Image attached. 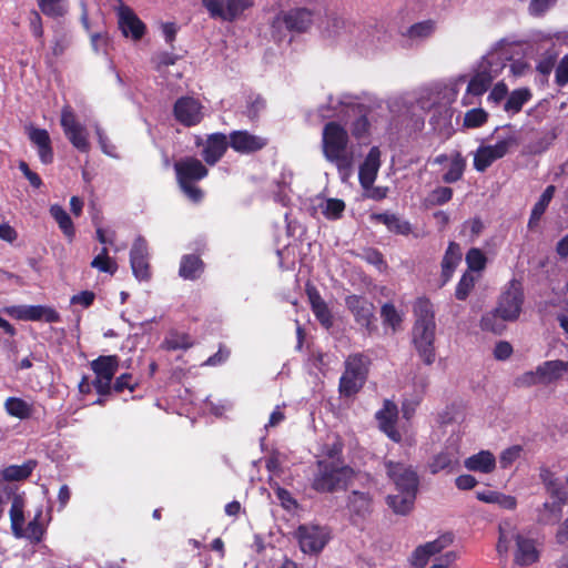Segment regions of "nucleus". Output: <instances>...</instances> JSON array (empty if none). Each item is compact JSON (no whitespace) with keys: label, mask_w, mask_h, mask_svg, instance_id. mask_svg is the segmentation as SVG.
Here are the masks:
<instances>
[{"label":"nucleus","mask_w":568,"mask_h":568,"mask_svg":"<svg viewBox=\"0 0 568 568\" xmlns=\"http://www.w3.org/2000/svg\"><path fill=\"white\" fill-rule=\"evenodd\" d=\"M348 133L337 122L331 121L324 125L322 150L325 159L335 164L343 180H346L354 165V153L348 148Z\"/></svg>","instance_id":"obj_1"},{"label":"nucleus","mask_w":568,"mask_h":568,"mask_svg":"<svg viewBox=\"0 0 568 568\" xmlns=\"http://www.w3.org/2000/svg\"><path fill=\"white\" fill-rule=\"evenodd\" d=\"M354 475V470L348 466L336 467L333 464L318 462V471L314 476L312 487L320 493L345 489Z\"/></svg>","instance_id":"obj_2"},{"label":"nucleus","mask_w":568,"mask_h":568,"mask_svg":"<svg viewBox=\"0 0 568 568\" xmlns=\"http://www.w3.org/2000/svg\"><path fill=\"white\" fill-rule=\"evenodd\" d=\"M2 490L8 494L9 498H12V504L10 508V520H11V529L16 537L18 538H28L34 541H39L42 535L41 525L38 523L37 518L31 520L26 528H23L24 524V500L22 496L12 494V491L8 490V488H3Z\"/></svg>","instance_id":"obj_3"},{"label":"nucleus","mask_w":568,"mask_h":568,"mask_svg":"<svg viewBox=\"0 0 568 568\" xmlns=\"http://www.w3.org/2000/svg\"><path fill=\"white\" fill-rule=\"evenodd\" d=\"M295 538L304 554L318 555L326 546L329 535L324 527L301 525L295 531Z\"/></svg>","instance_id":"obj_4"},{"label":"nucleus","mask_w":568,"mask_h":568,"mask_svg":"<svg viewBox=\"0 0 568 568\" xmlns=\"http://www.w3.org/2000/svg\"><path fill=\"white\" fill-rule=\"evenodd\" d=\"M523 302L524 295L520 284L517 281H511L499 297L496 306L497 312L503 318L514 322L519 317Z\"/></svg>","instance_id":"obj_5"},{"label":"nucleus","mask_w":568,"mask_h":568,"mask_svg":"<svg viewBox=\"0 0 568 568\" xmlns=\"http://www.w3.org/2000/svg\"><path fill=\"white\" fill-rule=\"evenodd\" d=\"M516 143V139L510 136L495 145L478 148L474 155V168L478 172H485L496 160L504 158L508 153L509 148Z\"/></svg>","instance_id":"obj_6"},{"label":"nucleus","mask_w":568,"mask_h":568,"mask_svg":"<svg viewBox=\"0 0 568 568\" xmlns=\"http://www.w3.org/2000/svg\"><path fill=\"white\" fill-rule=\"evenodd\" d=\"M312 23V11L306 8H296L287 12L278 13L274 18L272 27L275 29H281L284 26L288 31L304 32L311 27Z\"/></svg>","instance_id":"obj_7"},{"label":"nucleus","mask_w":568,"mask_h":568,"mask_svg":"<svg viewBox=\"0 0 568 568\" xmlns=\"http://www.w3.org/2000/svg\"><path fill=\"white\" fill-rule=\"evenodd\" d=\"M202 3L211 17L232 21L251 7L253 0H202Z\"/></svg>","instance_id":"obj_8"},{"label":"nucleus","mask_w":568,"mask_h":568,"mask_svg":"<svg viewBox=\"0 0 568 568\" xmlns=\"http://www.w3.org/2000/svg\"><path fill=\"white\" fill-rule=\"evenodd\" d=\"M435 328L436 324H415L413 328V343L423 361L430 365L435 361Z\"/></svg>","instance_id":"obj_9"},{"label":"nucleus","mask_w":568,"mask_h":568,"mask_svg":"<svg viewBox=\"0 0 568 568\" xmlns=\"http://www.w3.org/2000/svg\"><path fill=\"white\" fill-rule=\"evenodd\" d=\"M387 475L394 481L398 491H415L418 489V476L416 471L402 463H386Z\"/></svg>","instance_id":"obj_10"},{"label":"nucleus","mask_w":568,"mask_h":568,"mask_svg":"<svg viewBox=\"0 0 568 568\" xmlns=\"http://www.w3.org/2000/svg\"><path fill=\"white\" fill-rule=\"evenodd\" d=\"M175 119L185 126L199 124L203 119L202 105L191 97H182L176 100L173 108Z\"/></svg>","instance_id":"obj_11"},{"label":"nucleus","mask_w":568,"mask_h":568,"mask_svg":"<svg viewBox=\"0 0 568 568\" xmlns=\"http://www.w3.org/2000/svg\"><path fill=\"white\" fill-rule=\"evenodd\" d=\"M345 304L354 315L355 321L371 333L373 329L374 305L365 297L358 295L347 296Z\"/></svg>","instance_id":"obj_12"},{"label":"nucleus","mask_w":568,"mask_h":568,"mask_svg":"<svg viewBox=\"0 0 568 568\" xmlns=\"http://www.w3.org/2000/svg\"><path fill=\"white\" fill-rule=\"evenodd\" d=\"M453 542L450 535H443L436 540L418 546L413 552L412 565L414 568H425L429 558L447 548Z\"/></svg>","instance_id":"obj_13"},{"label":"nucleus","mask_w":568,"mask_h":568,"mask_svg":"<svg viewBox=\"0 0 568 568\" xmlns=\"http://www.w3.org/2000/svg\"><path fill=\"white\" fill-rule=\"evenodd\" d=\"M353 524L364 520L372 513V497L368 493L353 490L346 505Z\"/></svg>","instance_id":"obj_14"},{"label":"nucleus","mask_w":568,"mask_h":568,"mask_svg":"<svg viewBox=\"0 0 568 568\" xmlns=\"http://www.w3.org/2000/svg\"><path fill=\"white\" fill-rule=\"evenodd\" d=\"M119 27L124 37H131L133 40H140L145 32V24L139 19L134 11L122 6L119 9Z\"/></svg>","instance_id":"obj_15"},{"label":"nucleus","mask_w":568,"mask_h":568,"mask_svg":"<svg viewBox=\"0 0 568 568\" xmlns=\"http://www.w3.org/2000/svg\"><path fill=\"white\" fill-rule=\"evenodd\" d=\"M179 183L199 181L207 175V169L195 158H185L174 164Z\"/></svg>","instance_id":"obj_16"},{"label":"nucleus","mask_w":568,"mask_h":568,"mask_svg":"<svg viewBox=\"0 0 568 568\" xmlns=\"http://www.w3.org/2000/svg\"><path fill=\"white\" fill-rule=\"evenodd\" d=\"M398 418V409L396 404L389 399L384 400L383 409L376 413V419L381 430H383L394 442H399L402 436L395 425Z\"/></svg>","instance_id":"obj_17"},{"label":"nucleus","mask_w":568,"mask_h":568,"mask_svg":"<svg viewBox=\"0 0 568 568\" xmlns=\"http://www.w3.org/2000/svg\"><path fill=\"white\" fill-rule=\"evenodd\" d=\"M267 144V139L254 135L247 131H234L230 134V145L236 152L252 153L262 150Z\"/></svg>","instance_id":"obj_18"},{"label":"nucleus","mask_w":568,"mask_h":568,"mask_svg":"<svg viewBox=\"0 0 568 568\" xmlns=\"http://www.w3.org/2000/svg\"><path fill=\"white\" fill-rule=\"evenodd\" d=\"M131 267L133 274L139 280H148L150 277L148 263V244L143 237H138L130 252Z\"/></svg>","instance_id":"obj_19"},{"label":"nucleus","mask_w":568,"mask_h":568,"mask_svg":"<svg viewBox=\"0 0 568 568\" xmlns=\"http://www.w3.org/2000/svg\"><path fill=\"white\" fill-rule=\"evenodd\" d=\"M381 166V151L377 146H373L359 166V182L364 189H369L377 176Z\"/></svg>","instance_id":"obj_20"},{"label":"nucleus","mask_w":568,"mask_h":568,"mask_svg":"<svg viewBox=\"0 0 568 568\" xmlns=\"http://www.w3.org/2000/svg\"><path fill=\"white\" fill-rule=\"evenodd\" d=\"M230 142L223 133H214L207 136L202 156L209 165H214L227 150Z\"/></svg>","instance_id":"obj_21"},{"label":"nucleus","mask_w":568,"mask_h":568,"mask_svg":"<svg viewBox=\"0 0 568 568\" xmlns=\"http://www.w3.org/2000/svg\"><path fill=\"white\" fill-rule=\"evenodd\" d=\"M305 291L316 318L325 328H329L333 325V317L327 304L314 285L307 283Z\"/></svg>","instance_id":"obj_22"},{"label":"nucleus","mask_w":568,"mask_h":568,"mask_svg":"<svg viewBox=\"0 0 568 568\" xmlns=\"http://www.w3.org/2000/svg\"><path fill=\"white\" fill-rule=\"evenodd\" d=\"M30 141L38 148L39 158L42 163L49 164L53 161L51 139L47 130L30 126L28 129Z\"/></svg>","instance_id":"obj_23"},{"label":"nucleus","mask_w":568,"mask_h":568,"mask_svg":"<svg viewBox=\"0 0 568 568\" xmlns=\"http://www.w3.org/2000/svg\"><path fill=\"white\" fill-rule=\"evenodd\" d=\"M538 377L542 385H549L560 381L568 372V362L561 359L547 361L537 366Z\"/></svg>","instance_id":"obj_24"},{"label":"nucleus","mask_w":568,"mask_h":568,"mask_svg":"<svg viewBox=\"0 0 568 568\" xmlns=\"http://www.w3.org/2000/svg\"><path fill=\"white\" fill-rule=\"evenodd\" d=\"M489 64L490 61L485 58L479 65V70L470 79L467 87V93L473 95H481L488 90L494 79L488 70Z\"/></svg>","instance_id":"obj_25"},{"label":"nucleus","mask_w":568,"mask_h":568,"mask_svg":"<svg viewBox=\"0 0 568 568\" xmlns=\"http://www.w3.org/2000/svg\"><path fill=\"white\" fill-rule=\"evenodd\" d=\"M510 539H515L517 551L515 560L520 565H530L538 559V551L535 547L534 540L525 538L520 534H513Z\"/></svg>","instance_id":"obj_26"},{"label":"nucleus","mask_w":568,"mask_h":568,"mask_svg":"<svg viewBox=\"0 0 568 568\" xmlns=\"http://www.w3.org/2000/svg\"><path fill=\"white\" fill-rule=\"evenodd\" d=\"M91 368L97 375L95 379L112 381L119 368V358L115 355H102L91 362Z\"/></svg>","instance_id":"obj_27"},{"label":"nucleus","mask_w":568,"mask_h":568,"mask_svg":"<svg viewBox=\"0 0 568 568\" xmlns=\"http://www.w3.org/2000/svg\"><path fill=\"white\" fill-rule=\"evenodd\" d=\"M540 479L551 499L568 501V490H566L564 484L551 470L542 468L540 470Z\"/></svg>","instance_id":"obj_28"},{"label":"nucleus","mask_w":568,"mask_h":568,"mask_svg":"<svg viewBox=\"0 0 568 568\" xmlns=\"http://www.w3.org/2000/svg\"><path fill=\"white\" fill-rule=\"evenodd\" d=\"M351 111L356 116V120L351 124L352 135L356 139L368 136L371 129L368 120L369 108L364 104H356L351 108Z\"/></svg>","instance_id":"obj_29"},{"label":"nucleus","mask_w":568,"mask_h":568,"mask_svg":"<svg viewBox=\"0 0 568 568\" xmlns=\"http://www.w3.org/2000/svg\"><path fill=\"white\" fill-rule=\"evenodd\" d=\"M568 501L552 499V501L544 503L537 509V523L541 525H555L559 523L562 516V506Z\"/></svg>","instance_id":"obj_30"},{"label":"nucleus","mask_w":568,"mask_h":568,"mask_svg":"<svg viewBox=\"0 0 568 568\" xmlns=\"http://www.w3.org/2000/svg\"><path fill=\"white\" fill-rule=\"evenodd\" d=\"M496 459L488 450H481L465 460V467L473 471L491 473L495 469Z\"/></svg>","instance_id":"obj_31"},{"label":"nucleus","mask_w":568,"mask_h":568,"mask_svg":"<svg viewBox=\"0 0 568 568\" xmlns=\"http://www.w3.org/2000/svg\"><path fill=\"white\" fill-rule=\"evenodd\" d=\"M460 246L455 242H450L442 261V277L444 283L450 278L455 267L460 262Z\"/></svg>","instance_id":"obj_32"},{"label":"nucleus","mask_w":568,"mask_h":568,"mask_svg":"<svg viewBox=\"0 0 568 568\" xmlns=\"http://www.w3.org/2000/svg\"><path fill=\"white\" fill-rule=\"evenodd\" d=\"M415 491H398V494L389 495L387 497V505L394 510L395 514L406 515L408 514L416 498Z\"/></svg>","instance_id":"obj_33"},{"label":"nucleus","mask_w":568,"mask_h":568,"mask_svg":"<svg viewBox=\"0 0 568 568\" xmlns=\"http://www.w3.org/2000/svg\"><path fill=\"white\" fill-rule=\"evenodd\" d=\"M4 408L9 415L19 419H28L34 412L33 403L20 397H9L4 402Z\"/></svg>","instance_id":"obj_34"},{"label":"nucleus","mask_w":568,"mask_h":568,"mask_svg":"<svg viewBox=\"0 0 568 568\" xmlns=\"http://www.w3.org/2000/svg\"><path fill=\"white\" fill-rule=\"evenodd\" d=\"M37 466L36 460H28L22 465H10L2 469V480L20 481L27 479Z\"/></svg>","instance_id":"obj_35"},{"label":"nucleus","mask_w":568,"mask_h":568,"mask_svg":"<svg viewBox=\"0 0 568 568\" xmlns=\"http://www.w3.org/2000/svg\"><path fill=\"white\" fill-rule=\"evenodd\" d=\"M555 186L548 185L546 190L540 195L538 202L534 205L530 219L528 222V227L534 229L538 225L539 220L541 219L542 214L545 213L547 206L549 205L554 194H555Z\"/></svg>","instance_id":"obj_36"},{"label":"nucleus","mask_w":568,"mask_h":568,"mask_svg":"<svg viewBox=\"0 0 568 568\" xmlns=\"http://www.w3.org/2000/svg\"><path fill=\"white\" fill-rule=\"evenodd\" d=\"M203 272V262L202 260L194 255H185L180 265L179 274L185 280H195Z\"/></svg>","instance_id":"obj_37"},{"label":"nucleus","mask_w":568,"mask_h":568,"mask_svg":"<svg viewBox=\"0 0 568 568\" xmlns=\"http://www.w3.org/2000/svg\"><path fill=\"white\" fill-rule=\"evenodd\" d=\"M376 221L385 224L390 232L396 234L407 235L412 229L407 221L400 220L395 214L381 213L373 216Z\"/></svg>","instance_id":"obj_38"},{"label":"nucleus","mask_w":568,"mask_h":568,"mask_svg":"<svg viewBox=\"0 0 568 568\" xmlns=\"http://www.w3.org/2000/svg\"><path fill=\"white\" fill-rule=\"evenodd\" d=\"M50 214L59 224V227L63 234L69 239H73L75 230L73 222L67 211L61 205L53 204L50 207Z\"/></svg>","instance_id":"obj_39"},{"label":"nucleus","mask_w":568,"mask_h":568,"mask_svg":"<svg viewBox=\"0 0 568 568\" xmlns=\"http://www.w3.org/2000/svg\"><path fill=\"white\" fill-rule=\"evenodd\" d=\"M28 321H44L47 323H55L60 321L59 313L45 305L28 306Z\"/></svg>","instance_id":"obj_40"},{"label":"nucleus","mask_w":568,"mask_h":568,"mask_svg":"<svg viewBox=\"0 0 568 568\" xmlns=\"http://www.w3.org/2000/svg\"><path fill=\"white\" fill-rule=\"evenodd\" d=\"M435 30L436 22L428 19L410 26L404 36L413 40H424L429 38L435 32Z\"/></svg>","instance_id":"obj_41"},{"label":"nucleus","mask_w":568,"mask_h":568,"mask_svg":"<svg viewBox=\"0 0 568 568\" xmlns=\"http://www.w3.org/2000/svg\"><path fill=\"white\" fill-rule=\"evenodd\" d=\"M505 322H510L509 320H505L501 317L499 312H497V307L485 314L480 320V327L484 331L491 332L494 334H501L505 328Z\"/></svg>","instance_id":"obj_42"},{"label":"nucleus","mask_w":568,"mask_h":568,"mask_svg":"<svg viewBox=\"0 0 568 568\" xmlns=\"http://www.w3.org/2000/svg\"><path fill=\"white\" fill-rule=\"evenodd\" d=\"M466 168V160L459 152H455L450 156L449 170L443 175V181L446 183H455L463 178Z\"/></svg>","instance_id":"obj_43"},{"label":"nucleus","mask_w":568,"mask_h":568,"mask_svg":"<svg viewBox=\"0 0 568 568\" xmlns=\"http://www.w3.org/2000/svg\"><path fill=\"white\" fill-rule=\"evenodd\" d=\"M415 324H435L433 305L427 298H418L414 306Z\"/></svg>","instance_id":"obj_44"},{"label":"nucleus","mask_w":568,"mask_h":568,"mask_svg":"<svg viewBox=\"0 0 568 568\" xmlns=\"http://www.w3.org/2000/svg\"><path fill=\"white\" fill-rule=\"evenodd\" d=\"M364 381L361 377H356L351 373L344 372L339 379V392L343 396H353L359 392L364 385Z\"/></svg>","instance_id":"obj_45"},{"label":"nucleus","mask_w":568,"mask_h":568,"mask_svg":"<svg viewBox=\"0 0 568 568\" xmlns=\"http://www.w3.org/2000/svg\"><path fill=\"white\" fill-rule=\"evenodd\" d=\"M477 498L485 503L498 504L506 509H514L516 507L515 497L506 496L496 491L477 493Z\"/></svg>","instance_id":"obj_46"},{"label":"nucleus","mask_w":568,"mask_h":568,"mask_svg":"<svg viewBox=\"0 0 568 568\" xmlns=\"http://www.w3.org/2000/svg\"><path fill=\"white\" fill-rule=\"evenodd\" d=\"M531 98V93L528 89H518L510 93L505 103V110L518 113L523 105Z\"/></svg>","instance_id":"obj_47"},{"label":"nucleus","mask_w":568,"mask_h":568,"mask_svg":"<svg viewBox=\"0 0 568 568\" xmlns=\"http://www.w3.org/2000/svg\"><path fill=\"white\" fill-rule=\"evenodd\" d=\"M345 372L361 377L362 381H366L367 367L365 364V357L361 354L351 355L345 362Z\"/></svg>","instance_id":"obj_48"},{"label":"nucleus","mask_w":568,"mask_h":568,"mask_svg":"<svg viewBox=\"0 0 568 568\" xmlns=\"http://www.w3.org/2000/svg\"><path fill=\"white\" fill-rule=\"evenodd\" d=\"M91 267L111 275L118 270L116 263L109 257L106 247H102L100 254L92 260Z\"/></svg>","instance_id":"obj_49"},{"label":"nucleus","mask_w":568,"mask_h":568,"mask_svg":"<svg viewBox=\"0 0 568 568\" xmlns=\"http://www.w3.org/2000/svg\"><path fill=\"white\" fill-rule=\"evenodd\" d=\"M41 12L48 17H62L65 12L64 0H37Z\"/></svg>","instance_id":"obj_50"},{"label":"nucleus","mask_w":568,"mask_h":568,"mask_svg":"<svg viewBox=\"0 0 568 568\" xmlns=\"http://www.w3.org/2000/svg\"><path fill=\"white\" fill-rule=\"evenodd\" d=\"M486 262L487 258L479 248L473 247L466 254V263L470 271H483L486 266Z\"/></svg>","instance_id":"obj_51"},{"label":"nucleus","mask_w":568,"mask_h":568,"mask_svg":"<svg viewBox=\"0 0 568 568\" xmlns=\"http://www.w3.org/2000/svg\"><path fill=\"white\" fill-rule=\"evenodd\" d=\"M476 283V277L470 273H465L459 283L457 284L455 296L459 301H465L469 293L473 291Z\"/></svg>","instance_id":"obj_52"},{"label":"nucleus","mask_w":568,"mask_h":568,"mask_svg":"<svg viewBox=\"0 0 568 568\" xmlns=\"http://www.w3.org/2000/svg\"><path fill=\"white\" fill-rule=\"evenodd\" d=\"M65 135L73 144V146L77 148L79 151H89L90 144L88 142L85 129L83 126L72 130L69 133H65Z\"/></svg>","instance_id":"obj_53"},{"label":"nucleus","mask_w":568,"mask_h":568,"mask_svg":"<svg viewBox=\"0 0 568 568\" xmlns=\"http://www.w3.org/2000/svg\"><path fill=\"white\" fill-rule=\"evenodd\" d=\"M513 534L517 532L509 524H506L505 526H499V539L497 542V551L500 556L506 555L508 552L509 544L514 540L510 539V536Z\"/></svg>","instance_id":"obj_54"},{"label":"nucleus","mask_w":568,"mask_h":568,"mask_svg":"<svg viewBox=\"0 0 568 568\" xmlns=\"http://www.w3.org/2000/svg\"><path fill=\"white\" fill-rule=\"evenodd\" d=\"M488 114L483 109L469 110L464 116L466 128H478L486 123Z\"/></svg>","instance_id":"obj_55"},{"label":"nucleus","mask_w":568,"mask_h":568,"mask_svg":"<svg viewBox=\"0 0 568 568\" xmlns=\"http://www.w3.org/2000/svg\"><path fill=\"white\" fill-rule=\"evenodd\" d=\"M193 345L191 338L186 334H172L164 342V347L166 349L175 351L180 348H189Z\"/></svg>","instance_id":"obj_56"},{"label":"nucleus","mask_w":568,"mask_h":568,"mask_svg":"<svg viewBox=\"0 0 568 568\" xmlns=\"http://www.w3.org/2000/svg\"><path fill=\"white\" fill-rule=\"evenodd\" d=\"M381 315L384 323L390 325L394 331L400 325L402 317L393 304L383 305Z\"/></svg>","instance_id":"obj_57"},{"label":"nucleus","mask_w":568,"mask_h":568,"mask_svg":"<svg viewBox=\"0 0 568 568\" xmlns=\"http://www.w3.org/2000/svg\"><path fill=\"white\" fill-rule=\"evenodd\" d=\"M345 210V203L338 199H328L325 203L323 214L328 219H338Z\"/></svg>","instance_id":"obj_58"},{"label":"nucleus","mask_w":568,"mask_h":568,"mask_svg":"<svg viewBox=\"0 0 568 568\" xmlns=\"http://www.w3.org/2000/svg\"><path fill=\"white\" fill-rule=\"evenodd\" d=\"M275 490V494H276V497L278 498V500L281 501V505L286 509V510H292V509H295L297 508V501L293 498L292 494L286 490L285 488H282L280 485L275 484L274 486H272Z\"/></svg>","instance_id":"obj_59"},{"label":"nucleus","mask_w":568,"mask_h":568,"mask_svg":"<svg viewBox=\"0 0 568 568\" xmlns=\"http://www.w3.org/2000/svg\"><path fill=\"white\" fill-rule=\"evenodd\" d=\"M452 465V456L447 453H440L433 458L432 463L429 464V469L432 474H437L438 471L446 469Z\"/></svg>","instance_id":"obj_60"},{"label":"nucleus","mask_w":568,"mask_h":568,"mask_svg":"<svg viewBox=\"0 0 568 568\" xmlns=\"http://www.w3.org/2000/svg\"><path fill=\"white\" fill-rule=\"evenodd\" d=\"M61 125L63 128L64 133H69L72 130H75L82 126L75 119L74 113L70 108H64L61 114Z\"/></svg>","instance_id":"obj_61"},{"label":"nucleus","mask_w":568,"mask_h":568,"mask_svg":"<svg viewBox=\"0 0 568 568\" xmlns=\"http://www.w3.org/2000/svg\"><path fill=\"white\" fill-rule=\"evenodd\" d=\"M453 196V190L448 186H440L435 189L430 195V202L433 204L443 205L447 203Z\"/></svg>","instance_id":"obj_62"},{"label":"nucleus","mask_w":568,"mask_h":568,"mask_svg":"<svg viewBox=\"0 0 568 568\" xmlns=\"http://www.w3.org/2000/svg\"><path fill=\"white\" fill-rule=\"evenodd\" d=\"M556 0H531L529 4V13L535 17L542 16Z\"/></svg>","instance_id":"obj_63"},{"label":"nucleus","mask_w":568,"mask_h":568,"mask_svg":"<svg viewBox=\"0 0 568 568\" xmlns=\"http://www.w3.org/2000/svg\"><path fill=\"white\" fill-rule=\"evenodd\" d=\"M556 83L560 87L568 83V54L560 60L556 69Z\"/></svg>","instance_id":"obj_64"}]
</instances>
